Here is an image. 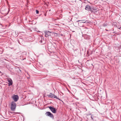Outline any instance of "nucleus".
I'll use <instances>...</instances> for the list:
<instances>
[{
  "mask_svg": "<svg viewBox=\"0 0 121 121\" xmlns=\"http://www.w3.org/2000/svg\"><path fill=\"white\" fill-rule=\"evenodd\" d=\"M46 116H49L51 118H53L54 116L53 114L49 112H47L46 113Z\"/></svg>",
  "mask_w": 121,
  "mask_h": 121,
  "instance_id": "nucleus-5",
  "label": "nucleus"
},
{
  "mask_svg": "<svg viewBox=\"0 0 121 121\" xmlns=\"http://www.w3.org/2000/svg\"><path fill=\"white\" fill-rule=\"evenodd\" d=\"M84 109L86 110V111H87V109L86 108H84Z\"/></svg>",
  "mask_w": 121,
  "mask_h": 121,
  "instance_id": "nucleus-17",
  "label": "nucleus"
},
{
  "mask_svg": "<svg viewBox=\"0 0 121 121\" xmlns=\"http://www.w3.org/2000/svg\"><path fill=\"white\" fill-rule=\"evenodd\" d=\"M85 9L88 11H90L91 10V8L89 5H87L86 6Z\"/></svg>",
  "mask_w": 121,
  "mask_h": 121,
  "instance_id": "nucleus-8",
  "label": "nucleus"
},
{
  "mask_svg": "<svg viewBox=\"0 0 121 121\" xmlns=\"http://www.w3.org/2000/svg\"><path fill=\"white\" fill-rule=\"evenodd\" d=\"M50 110L53 113H55L56 112V110L55 108H54L52 106H48V107Z\"/></svg>",
  "mask_w": 121,
  "mask_h": 121,
  "instance_id": "nucleus-2",
  "label": "nucleus"
},
{
  "mask_svg": "<svg viewBox=\"0 0 121 121\" xmlns=\"http://www.w3.org/2000/svg\"><path fill=\"white\" fill-rule=\"evenodd\" d=\"M48 97H49L50 98H55L57 99H59L55 95L53 94L50 93L49 95H47Z\"/></svg>",
  "mask_w": 121,
  "mask_h": 121,
  "instance_id": "nucleus-3",
  "label": "nucleus"
},
{
  "mask_svg": "<svg viewBox=\"0 0 121 121\" xmlns=\"http://www.w3.org/2000/svg\"><path fill=\"white\" fill-rule=\"evenodd\" d=\"M81 21V20H78V21H77V22H79V21Z\"/></svg>",
  "mask_w": 121,
  "mask_h": 121,
  "instance_id": "nucleus-16",
  "label": "nucleus"
},
{
  "mask_svg": "<svg viewBox=\"0 0 121 121\" xmlns=\"http://www.w3.org/2000/svg\"><path fill=\"white\" fill-rule=\"evenodd\" d=\"M7 80L9 82V86L12 85L13 84V81L12 79L10 78H8L7 79Z\"/></svg>",
  "mask_w": 121,
  "mask_h": 121,
  "instance_id": "nucleus-7",
  "label": "nucleus"
},
{
  "mask_svg": "<svg viewBox=\"0 0 121 121\" xmlns=\"http://www.w3.org/2000/svg\"><path fill=\"white\" fill-rule=\"evenodd\" d=\"M81 21L82 22H81L82 23H89V22H88V21L87 20H86V21H85V20H81Z\"/></svg>",
  "mask_w": 121,
  "mask_h": 121,
  "instance_id": "nucleus-10",
  "label": "nucleus"
},
{
  "mask_svg": "<svg viewBox=\"0 0 121 121\" xmlns=\"http://www.w3.org/2000/svg\"><path fill=\"white\" fill-rule=\"evenodd\" d=\"M118 29H121V26L120 27H118Z\"/></svg>",
  "mask_w": 121,
  "mask_h": 121,
  "instance_id": "nucleus-13",
  "label": "nucleus"
},
{
  "mask_svg": "<svg viewBox=\"0 0 121 121\" xmlns=\"http://www.w3.org/2000/svg\"><path fill=\"white\" fill-rule=\"evenodd\" d=\"M0 73H1V72H0Z\"/></svg>",
  "mask_w": 121,
  "mask_h": 121,
  "instance_id": "nucleus-20",
  "label": "nucleus"
},
{
  "mask_svg": "<svg viewBox=\"0 0 121 121\" xmlns=\"http://www.w3.org/2000/svg\"><path fill=\"white\" fill-rule=\"evenodd\" d=\"M36 13L38 14L39 13V11L38 10H36Z\"/></svg>",
  "mask_w": 121,
  "mask_h": 121,
  "instance_id": "nucleus-12",
  "label": "nucleus"
},
{
  "mask_svg": "<svg viewBox=\"0 0 121 121\" xmlns=\"http://www.w3.org/2000/svg\"><path fill=\"white\" fill-rule=\"evenodd\" d=\"M7 9H5L4 10H3V8H2L1 9V11H4V12L3 13L6 14V15L7 14H8L9 11V10L7 12H5V11Z\"/></svg>",
  "mask_w": 121,
  "mask_h": 121,
  "instance_id": "nucleus-9",
  "label": "nucleus"
},
{
  "mask_svg": "<svg viewBox=\"0 0 121 121\" xmlns=\"http://www.w3.org/2000/svg\"><path fill=\"white\" fill-rule=\"evenodd\" d=\"M14 113H15L16 114L19 113L18 112H14Z\"/></svg>",
  "mask_w": 121,
  "mask_h": 121,
  "instance_id": "nucleus-15",
  "label": "nucleus"
},
{
  "mask_svg": "<svg viewBox=\"0 0 121 121\" xmlns=\"http://www.w3.org/2000/svg\"><path fill=\"white\" fill-rule=\"evenodd\" d=\"M0 73H1V72H0Z\"/></svg>",
  "mask_w": 121,
  "mask_h": 121,
  "instance_id": "nucleus-19",
  "label": "nucleus"
},
{
  "mask_svg": "<svg viewBox=\"0 0 121 121\" xmlns=\"http://www.w3.org/2000/svg\"><path fill=\"white\" fill-rule=\"evenodd\" d=\"M10 106L11 110L13 111H14L15 110L16 107V103L14 101H12L11 104Z\"/></svg>",
  "mask_w": 121,
  "mask_h": 121,
  "instance_id": "nucleus-1",
  "label": "nucleus"
},
{
  "mask_svg": "<svg viewBox=\"0 0 121 121\" xmlns=\"http://www.w3.org/2000/svg\"><path fill=\"white\" fill-rule=\"evenodd\" d=\"M0 73H1V72H0Z\"/></svg>",
  "mask_w": 121,
  "mask_h": 121,
  "instance_id": "nucleus-18",
  "label": "nucleus"
},
{
  "mask_svg": "<svg viewBox=\"0 0 121 121\" xmlns=\"http://www.w3.org/2000/svg\"><path fill=\"white\" fill-rule=\"evenodd\" d=\"M15 33L16 34V35H15V36H18V33L17 32H15Z\"/></svg>",
  "mask_w": 121,
  "mask_h": 121,
  "instance_id": "nucleus-11",
  "label": "nucleus"
},
{
  "mask_svg": "<svg viewBox=\"0 0 121 121\" xmlns=\"http://www.w3.org/2000/svg\"><path fill=\"white\" fill-rule=\"evenodd\" d=\"M91 119H93V118L92 116V115H91Z\"/></svg>",
  "mask_w": 121,
  "mask_h": 121,
  "instance_id": "nucleus-14",
  "label": "nucleus"
},
{
  "mask_svg": "<svg viewBox=\"0 0 121 121\" xmlns=\"http://www.w3.org/2000/svg\"><path fill=\"white\" fill-rule=\"evenodd\" d=\"M13 99L15 102L17 101L19 99L18 96L17 95H13L12 96Z\"/></svg>",
  "mask_w": 121,
  "mask_h": 121,
  "instance_id": "nucleus-4",
  "label": "nucleus"
},
{
  "mask_svg": "<svg viewBox=\"0 0 121 121\" xmlns=\"http://www.w3.org/2000/svg\"><path fill=\"white\" fill-rule=\"evenodd\" d=\"M45 36L46 37H48V36L51 35V32L49 31H47L44 32Z\"/></svg>",
  "mask_w": 121,
  "mask_h": 121,
  "instance_id": "nucleus-6",
  "label": "nucleus"
}]
</instances>
